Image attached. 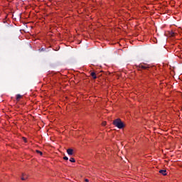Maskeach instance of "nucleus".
Returning a JSON list of instances; mask_svg holds the SVG:
<instances>
[{
	"instance_id": "20e7f679",
	"label": "nucleus",
	"mask_w": 182,
	"mask_h": 182,
	"mask_svg": "<svg viewBox=\"0 0 182 182\" xmlns=\"http://www.w3.org/2000/svg\"><path fill=\"white\" fill-rule=\"evenodd\" d=\"M90 76H92V79H97V76L96 75V73L95 72H91Z\"/></svg>"
},
{
	"instance_id": "9b49d317",
	"label": "nucleus",
	"mask_w": 182,
	"mask_h": 182,
	"mask_svg": "<svg viewBox=\"0 0 182 182\" xmlns=\"http://www.w3.org/2000/svg\"><path fill=\"white\" fill-rule=\"evenodd\" d=\"M63 159H64V160H69V158H68V156H64V157H63Z\"/></svg>"
},
{
	"instance_id": "4468645a",
	"label": "nucleus",
	"mask_w": 182,
	"mask_h": 182,
	"mask_svg": "<svg viewBox=\"0 0 182 182\" xmlns=\"http://www.w3.org/2000/svg\"><path fill=\"white\" fill-rule=\"evenodd\" d=\"M85 181L86 182H89V179H85Z\"/></svg>"
},
{
	"instance_id": "f8f14e48",
	"label": "nucleus",
	"mask_w": 182,
	"mask_h": 182,
	"mask_svg": "<svg viewBox=\"0 0 182 182\" xmlns=\"http://www.w3.org/2000/svg\"><path fill=\"white\" fill-rule=\"evenodd\" d=\"M24 177L25 178H26V177L28 178V175H26V173H24Z\"/></svg>"
},
{
	"instance_id": "7ed1b4c3",
	"label": "nucleus",
	"mask_w": 182,
	"mask_h": 182,
	"mask_svg": "<svg viewBox=\"0 0 182 182\" xmlns=\"http://www.w3.org/2000/svg\"><path fill=\"white\" fill-rule=\"evenodd\" d=\"M67 153H68V156H73V149H68L67 150Z\"/></svg>"
},
{
	"instance_id": "423d86ee",
	"label": "nucleus",
	"mask_w": 182,
	"mask_h": 182,
	"mask_svg": "<svg viewBox=\"0 0 182 182\" xmlns=\"http://www.w3.org/2000/svg\"><path fill=\"white\" fill-rule=\"evenodd\" d=\"M28 178V176H26V178H25V173H22V177H21V180H23V181H25V180H26Z\"/></svg>"
},
{
	"instance_id": "ddd939ff",
	"label": "nucleus",
	"mask_w": 182,
	"mask_h": 182,
	"mask_svg": "<svg viewBox=\"0 0 182 182\" xmlns=\"http://www.w3.org/2000/svg\"><path fill=\"white\" fill-rule=\"evenodd\" d=\"M102 126H106V122H103Z\"/></svg>"
},
{
	"instance_id": "1a4fd4ad",
	"label": "nucleus",
	"mask_w": 182,
	"mask_h": 182,
	"mask_svg": "<svg viewBox=\"0 0 182 182\" xmlns=\"http://www.w3.org/2000/svg\"><path fill=\"white\" fill-rule=\"evenodd\" d=\"M36 153H38V154H40L41 156H42L43 154V153H42V151H39V150H36Z\"/></svg>"
},
{
	"instance_id": "6e6552de",
	"label": "nucleus",
	"mask_w": 182,
	"mask_h": 182,
	"mask_svg": "<svg viewBox=\"0 0 182 182\" xmlns=\"http://www.w3.org/2000/svg\"><path fill=\"white\" fill-rule=\"evenodd\" d=\"M45 50H46V48H42L39 49L40 52H45Z\"/></svg>"
},
{
	"instance_id": "2eb2a0df",
	"label": "nucleus",
	"mask_w": 182,
	"mask_h": 182,
	"mask_svg": "<svg viewBox=\"0 0 182 182\" xmlns=\"http://www.w3.org/2000/svg\"><path fill=\"white\" fill-rule=\"evenodd\" d=\"M24 141H26V139L25 138H23Z\"/></svg>"
},
{
	"instance_id": "f03ea898",
	"label": "nucleus",
	"mask_w": 182,
	"mask_h": 182,
	"mask_svg": "<svg viewBox=\"0 0 182 182\" xmlns=\"http://www.w3.org/2000/svg\"><path fill=\"white\" fill-rule=\"evenodd\" d=\"M136 68L139 70H141V69L143 70H149L150 69L149 65L144 63H140L139 65H136Z\"/></svg>"
},
{
	"instance_id": "9d476101",
	"label": "nucleus",
	"mask_w": 182,
	"mask_h": 182,
	"mask_svg": "<svg viewBox=\"0 0 182 182\" xmlns=\"http://www.w3.org/2000/svg\"><path fill=\"white\" fill-rule=\"evenodd\" d=\"M70 161L71 162V163H75V160L73 159V158H70Z\"/></svg>"
},
{
	"instance_id": "0eeeda50",
	"label": "nucleus",
	"mask_w": 182,
	"mask_h": 182,
	"mask_svg": "<svg viewBox=\"0 0 182 182\" xmlns=\"http://www.w3.org/2000/svg\"><path fill=\"white\" fill-rule=\"evenodd\" d=\"M21 97H22V95L18 94V95H16V100H19V99H21Z\"/></svg>"
},
{
	"instance_id": "39448f33",
	"label": "nucleus",
	"mask_w": 182,
	"mask_h": 182,
	"mask_svg": "<svg viewBox=\"0 0 182 182\" xmlns=\"http://www.w3.org/2000/svg\"><path fill=\"white\" fill-rule=\"evenodd\" d=\"M166 171H167L166 170H163V169H161V170L159 171V173H160L161 174H162V176H167Z\"/></svg>"
},
{
	"instance_id": "f257e3e1",
	"label": "nucleus",
	"mask_w": 182,
	"mask_h": 182,
	"mask_svg": "<svg viewBox=\"0 0 182 182\" xmlns=\"http://www.w3.org/2000/svg\"><path fill=\"white\" fill-rule=\"evenodd\" d=\"M112 124L115 126V127H117L118 129H123L124 127V124L123 122H122V119H116L113 121Z\"/></svg>"
}]
</instances>
